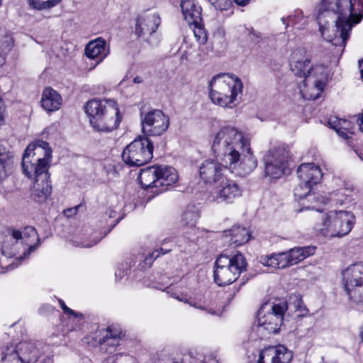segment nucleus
Here are the masks:
<instances>
[{
  "instance_id": "obj_48",
  "label": "nucleus",
  "mask_w": 363,
  "mask_h": 363,
  "mask_svg": "<svg viewBox=\"0 0 363 363\" xmlns=\"http://www.w3.org/2000/svg\"><path fill=\"white\" fill-rule=\"evenodd\" d=\"M79 207L80 206H76L74 208H67V210L65 211V213L67 217L72 216L77 214V212Z\"/></svg>"
},
{
  "instance_id": "obj_41",
  "label": "nucleus",
  "mask_w": 363,
  "mask_h": 363,
  "mask_svg": "<svg viewBox=\"0 0 363 363\" xmlns=\"http://www.w3.org/2000/svg\"><path fill=\"white\" fill-rule=\"evenodd\" d=\"M313 73L311 77H316L317 79H328L329 73L327 66L324 65H315L312 67Z\"/></svg>"
},
{
  "instance_id": "obj_26",
  "label": "nucleus",
  "mask_w": 363,
  "mask_h": 363,
  "mask_svg": "<svg viewBox=\"0 0 363 363\" xmlns=\"http://www.w3.org/2000/svg\"><path fill=\"white\" fill-rule=\"evenodd\" d=\"M260 262L265 266L277 269L291 266L286 252L261 257Z\"/></svg>"
},
{
  "instance_id": "obj_51",
  "label": "nucleus",
  "mask_w": 363,
  "mask_h": 363,
  "mask_svg": "<svg viewBox=\"0 0 363 363\" xmlns=\"http://www.w3.org/2000/svg\"><path fill=\"white\" fill-rule=\"evenodd\" d=\"M357 121L359 124L360 130L363 132V113L361 116H358Z\"/></svg>"
},
{
  "instance_id": "obj_30",
  "label": "nucleus",
  "mask_w": 363,
  "mask_h": 363,
  "mask_svg": "<svg viewBox=\"0 0 363 363\" xmlns=\"http://www.w3.org/2000/svg\"><path fill=\"white\" fill-rule=\"evenodd\" d=\"M315 247H296L287 251L291 265L296 264L315 253Z\"/></svg>"
},
{
  "instance_id": "obj_53",
  "label": "nucleus",
  "mask_w": 363,
  "mask_h": 363,
  "mask_svg": "<svg viewBox=\"0 0 363 363\" xmlns=\"http://www.w3.org/2000/svg\"><path fill=\"white\" fill-rule=\"evenodd\" d=\"M116 211L113 210L112 208H108L106 211V214L108 215L109 218H113L116 216Z\"/></svg>"
},
{
  "instance_id": "obj_63",
  "label": "nucleus",
  "mask_w": 363,
  "mask_h": 363,
  "mask_svg": "<svg viewBox=\"0 0 363 363\" xmlns=\"http://www.w3.org/2000/svg\"><path fill=\"white\" fill-rule=\"evenodd\" d=\"M305 23V21H303V23H301V26H303Z\"/></svg>"
},
{
  "instance_id": "obj_9",
  "label": "nucleus",
  "mask_w": 363,
  "mask_h": 363,
  "mask_svg": "<svg viewBox=\"0 0 363 363\" xmlns=\"http://www.w3.org/2000/svg\"><path fill=\"white\" fill-rule=\"evenodd\" d=\"M153 143L147 136H139L123 151V161L129 166H142L153 157Z\"/></svg>"
},
{
  "instance_id": "obj_32",
  "label": "nucleus",
  "mask_w": 363,
  "mask_h": 363,
  "mask_svg": "<svg viewBox=\"0 0 363 363\" xmlns=\"http://www.w3.org/2000/svg\"><path fill=\"white\" fill-rule=\"evenodd\" d=\"M22 238L20 240H23L26 245H28V241L27 240L30 238H33L37 240V244L30 245L27 251L24 252L23 256H20L17 260L21 261L23 259H26L29 257L31 252H34L38 245H40V238H38V233L35 228L32 226H27L24 228L23 231L21 232Z\"/></svg>"
},
{
  "instance_id": "obj_18",
  "label": "nucleus",
  "mask_w": 363,
  "mask_h": 363,
  "mask_svg": "<svg viewBox=\"0 0 363 363\" xmlns=\"http://www.w3.org/2000/svg\"><path fill=\"white\" fill-rule=\"evenodd\" d=\"M100 350L105 353H112L120 345L121 333L111 327L99 331L97 336Z\"/></svg>"
},
{
  "instance_id": "obj_44",
  "label": "nucleus",
  "mask_w": 363,
  "mask_h": 363,
  "mask_svg": "<svg viewBox=\"0 0 363 363\" xmlns=\"http://www.w3.org/2000/svg\"><path fill=\"white\" fill-rule=\"evenodd\" d=\"M216 9L227 10L231 5V0H208Z\"/></svg>"
},
{
  "instance_id": "obj_28",
  "label": "nucleus",
  "mask_w": 363,
  "mask_h": 363,
  "mask_svg": "<svg viewBox=\"0 0 363 363\" xmlns=\"http://www.w3.org/2000/svg\"><path fill=\"white\" fill-rule=\"evenodd\" d=\"M22 238V233L17 230H13L11 235L4 240L1 247L2 254L6 257H13L18 252V241Z\"/></svg>"
},
{
  "instance_id": "obj_17",
  "label": "nucleus",
  "mask_w": 363,
  "mask_h": 363,
  "mask_svg": "<svg viewBox=\"0 0 363 363\" xmlns=\"http://www.w3.org/2000/svg\"><path fill=\"white\" fill-rule=\"evenodd\" d=\"M306 52L304 49H299L292 53L291 59V69L295 75L304 77L303 82L304 86L306 82L311 77L313 73L312 66L310 65L311 60L308 57L301 58L300 57Z\"/></svg>"
},
{
  "instance_id": "obj_29",
  "label": "nucleus",
  "mask_w": 363,
  "mask_h": 363,
  "mask_svg": "<svg viewBox=\"0 0 363 363\" xmlns=\"http://www.w3.org/2000/svg\"><path fill=\"white\" fill-rule=\"evenodd\" d=\"M13 162V152L0 144V180L4 179L11 172Z\"/></svg>"
},
{
  "instance_id": "obj_10",
  "label": "nucleus",
  "mask_w": 363,
  "mask_h": 363,
  "mask_svg": "<svg viewBox=\"0 0 363 363\" xmlns=\"http://www.w3.org/2000/svg\"><path fill=\"white\" fill-rule=\"evenodd\" d=\"M289 160V152L285 145L271 147L262 158L266 176L278 179L282 175L288 174Z\"/></svg>"
},
{
  "instance_id": "obj_62",
  "label": "nucleus",
  "mask_w": 363,
  "mask_h": 363,
  "mask_svg": "<svg viewBox=\"0 0 363 363\" xmlns=\"http://www.w3.org/2000/svg\"><path fill=\"white\" fill-rule=\"evenodd\" d=\"M119 222V219L116 220V222L114 223L113 226L116 225Z\"/></svg>"
},
{
  "instance_id": "obj_47",
  "label": "nucleus",
  "mask_w": 363,
  "mask_h": 363,
  "mask_svg": "<svg viewBox=\"0 0 363 363\" xmlns=\"http://www.w3.org/2000/svg\"><path fill=\"white\" fill-rule=\"evenodd\" d=\"M328 81V79H317L314 82V86L317 89L318 91H322L324 89L325 82Z\"/></svg>"
},
{
  "instance_id": "obj_49",
  "label": "nucleus",
  "mask_w": 363,
  "mask_h": 363,
  "mask_svg": "<svg viewBox=\"0 0 363 363\" xmlns=\"http://www.w3.org/2000/svg\"><path fill=\"white\" fill-rule=\"evenodd\" d=\"M203 363H218V362L213 355H208L204 357Z\"/></svg>"
},
{
  "instance_id": "obj_36",
  "label": "nucleus",
  "mask_w": 363,
  "mask_h": 363,
  "mask_svg": "<svg viewBox=\"0 0 363 363\" xmlns=\"http://www.w3.org/2000/svg\"><path fill=\"white\" fill-rule=\"evenodd\" d=\"M95 233L91 228H86L81 241L74 240V242L78 246L91 247L98 243L103 238L94 235Z\"/></svg>"
},
{
  "instance_id": "obj_31",
  "label": "nucleus",
  "mask_w": 363,
  "mask_h": 363,
  "mask_svg": "<svg viewBox=\"0 0 363 363\" xmlns=\"http://www.w3.org/2000/svg\"><path fill=\"white\" fill-rule=\"evenodd\" d=\"M226 236L230 237V242L231 244H235V246L241 245L249 241L250 234L249 230L241 226H234L226 232Z\"/></svg>"
},
{
  "instance_id": "obj_45",
  "label": "nucleus",
  "mask_w": 363,
  "mask_h": 363,
  "mask_svg": "<svg viewBox=\"0 0 363 363\" xmlns=\"http://www.w3.org/2000/svg\"><path fill=\"white\" fill-rule=\"evenodd\" d=\"M171 249L164 250L162 247L154 251L152 254L147 256L145 259L146 263L151 264L153 260L159 257L161 255L167 254L171 252Z\"/></svg>"
},
{
  "instance_id": "obj_59",
  "label": "nucleus",
  "mask_w": 363,
  "mask_h": 363,
  "mask_svg": "<svg viewBox=\"0 0 363 363\" xmlns=\"http://www.w3.org/2000/svg\"><path fill=\"white\" fill-rule=\"evenodd\" d=\"M357 154L359 157V158L363 160V148H360L358 150H357Z\"/></svg>"
},
{
  "instance_id": "obj_15",
  "label": "nucleus",
  "mask_w": 363,
  "mask_h": 363,
  "mask_svg": "<svg viewBox=\"0 0 363 363\" xmlns=\"http://www.w3.org/2000/svg\"><path fill=\"white\" fill-rule=\"evenodd\" d=\"M215 194L214 200L218 203H231L242 195V190L234 181L223 178L220 182Z\"/></svg>"
},
{
  "instance_id": "obj_27",
  "label": "nucleus",
  "mask_w": 363,
  "mask_h": 363,
  "mask_svg": "<svg viewBox=\"0 0 363 363\" xmlns=\"http://www.w3.org/2000/svg\"><path fill=\"white\" fill-rule=\"evenodd\" d=\"M157 165L147 167L140 170L138 180L143 189L155 188L158 177Z\"/></svg>"
},
{
  "instance_id": "obj_40",
  "label": "nucleus",
  "mask_w": 363,
  "mask_h": 363,
  "mask_svg": "<svg viewBox=\"0 0 363 363\" xmlns=\"http://www.w3.org/2000/svg\"><path fill=\"white\" fill-rule=\"evenodd\" d=\"M171 296L182 301V302H184V303H188L191 306H193L194 308H199V309H201V310H203V311H206L207 313L211 314V315H216V313L214 310L213 309H207L204 306H201V305H197L196 303L194 301H189L186 296H179V295H177L176 293H174L172 292L171 294Z\"/></svg>"
},
{
  "instance_id": "obj_14",
  "label": "nucleus",
  "mask_w": 363,
  "mask_h": 363,
  "mask_svg": "<svg viewBox=\"0 0 363 363\" xmlns=\"http://www.w3.org/2000/svg\"><path fill=\"white\" fill-rule=\"evenodd\" d=\"M345 190L340 189L337 190L336 192H333L330 194L329 199L335 201L337 203L342 204L345 202V200H347V197L343 199H339L335 198L336 196H346V194L343 192ZM328 201V199L325 198L322 195H320L318 193H315L313 191V189H311V191H309L306 197L303 200V201L301 203V206L302 207L299 211H303V209L306 210H315L319 211L320 209L318 208V206L320 204L325 203Z\"/></svg>"
},
{
  "instance_id": "obj_57",
  "label": "nucleus",
  "mask_w": 363,
  "mask_h": 363,
  "mask_svg": "<svg viewBox=\"0 0 363 363\" xmlns=\"http://www.w3.org/2000/svg\"><path fill=\"white\" fill-rule=\"evenodd\" d=\"M359 65L361 71V76L363 79V59L359 61Z\"/></svg>"
},
{
  "instance_id": "obj_12",
  "label": "nucleus",
  "mask_w": 363,
  "mask_h": 363,
  "mask_svg": "<svg viewBox=\"0 0 363 363\" xmlns=\"http://www.w3.org/2000/svg\"><path fill=\"white\" fill-rule=\"evenodd\" d=\"M142 131L144 136H159L169 128V119L162 111L152 109L146 113L141 112Z\"/></svg>"
},
{
  "instance_id": "obj_7",
  "label": "nucleus",
  "mask_w": 363,
  "mask_h": 363,
  "mask_svg": "<svg viewBox=\"0 0 363 363\" xmlns=\"http://www.w3.org/2000/svg\"><path fill=\"white\" fill-rule=\"evenodd\" d=\"M246 260L240 253L233 256L220 255L215 262L214 281L218 286L229 285L246 271Z\"/></svg>"
},
{
  "instance_id": "obj_4",
  "label": "nucleus",
  "mask_w": 363,
  "mask_h": 363,
  "mask_svg": "<svg viewBox=\"0 0 363 363\" xmlns=\"http://www.w3.org/2000/svg\"><path fill=\"white\" fill-rule=\"evenodd\" d=\"M91 125L99 132H111L118 128L121 116L117 104L112 99H91L84 106Z\"/></svg>"
},
{
  "instance_id": "obj_46",
  "label": "nucleus",
  "mask_w": 363,
  "mask_h": 363,
  "mask_svg": "<svg viewBox=\"0 0 363 363\" xmlns=\"http://www.w3.org/2000/svg\"><path fill=\"white\" fill-rule=\"evenodd\" d=\"M112 357L115 358L116 363H136L135 358L129 354H117Z\"/></svg>"
},
{
  "instance_id": "obj_25",
  "label": "nucleus",
  "mask_w": 363,
  "mask_h": 363,
  "mask_svg": "<svg viewBox=\"0 0 363 363\" xmlns=\"http://www.w3.org/2000/svg\"><path fill=\"white\" fill-rule=\"evenodd\" d=\"M16 347L23 363H32L38 360L40 352L35 342H21Z\"/></svg>"
},
{
  "instance_id": "obj_55",
  "label": "nucleus",
  "mask_w": 363,
  "mask_h": 363,
  "mask_svg": "<svg viewBox=\"0 0 363 363\" xmlns=\"http://www.w3.org/2000/svg\"><path fill=\"white\" fill-rule=\"evenodd\" d=\"M3 107H4V102L1 100V99L0 98V121L3 118V115H2Z\"/></svg>"
},
{
  "instance_id": "obj_5",
  "label": "nucleus",
  "mask_w": 363,
  "mask_h": 363,
  "mask_svg": "<svg viewBox=\"0 0 363 363\" xmlns=\"http://www.w3.org/2000/svg\"><path fill=\"white\" fill-rule=\"evenodd\" d=\"M209 96L213 103L222 107L231 108L237 96L242 93V81L233 74L221 73L209 82Z\"/></svg>"
},
{
  "instance_id": "obj_1",
  "label": "nucleus",
  "mask_w": 363,
  "mask_h": 363,
  "mask_svg": "<svg viewBox=\"0 0 363 363\" xmlns=\"http://www.w3.org/2000/svg\"><path fill=\"white\" fill-rule=\"evenodd\" d=\"M217 160H206L199 168L200 178L206 184L220 182L225 168L233 173L245 177L252 172L257 166L250 143L244 134L231 125L222 127L216 134L211 146Z\"/></svg>"
},
{
  "instance_id": "obj_56",
  "label": "nucleus",
  "mask_w": 363,
  "mask_h": 363,
  "mask_svg": "<svg viewBox=\"0 0 363 363\" xmlns=\"http://www.w3.org/2000/svg\"><path fill=\"white\" fill-rule=\"evenodd\" d=\"M143 78L141 77L137 76L133 79V82L135 84H140L143 82Z\"/></svg>"
},
{
  "instance_id": "obj_6",
  "label": "nucleus",
  "mask_w": 363,
  "mask_h": 363,
  "mask_svg": "<svg viewBox=\"0 0 363 363\" xmlns=\"http://www.w3.org/2000/svg\"><path fill=\"white\" fill-rule=\"evenodd\" d=\"M355 217L347 211H330L315 224L316 231L325 237H343L352 229Z\"/></svg>"
},
{
  "instance_id": "obj_39",
  "label": "nucleus",
  "mask_w": 363,
  "mask_h": 363,
  "mask_svg": "<svg viewBox=\"0 0 363 363\" xmlns=\"http://www.w3.org/2000/svg\"><path fill=\"white\" fill-rule=\"evenodd\" d=\"M193 32L196 41L200 45H204L208 40V35L206 29L204 28L202 21L199 23H193Z\"/></svg>"
},
{
  "instance_id": "obj_34",
  "label": "nucleus",
  "mask_w": 363,
  "mask_h": 363,
  "mask_svg": "<svg viewBox=\"0 0 363 363\" xmlns=\"http://www.w3.org/2000/svg\"><path fill=\"white\" fill-rule=\"evenodd\" d=\"M1 361L4 363H23L16 345H6L2 349Z\"/></svg>"
},
{
  "instance_id": "obj_21",
  "label": "nucleus",
  "mask_w": 363,
  "mask_h": 363,
  "mask_svg": "<svg viewBox=\"0 0 363 363\" xmlns=\"http://www.w3.org/2000/svg\"><path fill=\"white\" fill-rule=\"evenodd\" d=\"M180 6L184 18L189 25L202 21L201 7L194 0H184Z\"/></svg>"
},
{
  "instance_id": "obj_60",
  "label": "nucleus",
  "mask_w": 363,
  "mask_h": 363,
  "mask_svg": "<svg viewBox=\"0 0 363 363\" xmlns=\"http://www.w3.org/2000/svg\"><path fill=\"white\" fill-rule=\"evenodd\" d=\"M42 363H53L52 360L50 358L45 359Z\"/></svg>"
},
{
  "instance_id": "obj_33",
  "label": "nucleus",
  "mask_w": 363,
  "mask_h": 363,
  "mask_svg": "<svg viewBox=\"0 0 363 363\" xmlns=\"http://www.w3.org/2000/svg\"><path fill=\"white\" fill-rule=\"evenodd\" d=\"M11 35L4 28H0V67L5 64L6 57L13 47Z\"/></svg>"
},
{
  "instance_id": "obj_37",
  "label": "nucleus",
  "mask_w": 363,
  "mask_h": 363,
  "mask_svg": "<svg viewBox=\"0 0 363 363\" xmlns=\"http://www.w3.org/2000/svg\"><path fill=\"white\" fill-rule=\"evenodd\" d=\"M60 1L61 0H27L29 8L35 11L50 9L57 5Z\"/></svg>"
},
{
  "instance_id": "obj_11",
  "label": "nucleus",
  "mask_w": 363,
  "mask_h": 363,
  "mask_svg": "<svg viewBox=\"0 0 363 363\" xmlns=\"http://www.w3.org/2000/svg\"><path fill=\"white\" fill-rule=\"evenodd\" d=\"M345 290L349 298L363 303V262L350 264L342 272Z\"/></svg>"
},
{
  "instance_id": "obj_38",
  "label": "nucleus",
  "mask_w": 363,
  "mask_h": 363,
  "mask_svg": "<svg viewBox=\"0 0 363 363\" xmlns=\"http://www.w3.org/2000/svg\"><path fill=\"white\" fill-rule=\"evenodd\" d=\"M313 186L310 184L303 183L301 181H300L298 185L294 189V194L295 199L298 201L300 205L303 200H304V199L306 197L309 191H311Z\"/></svg>"
},
{
  "instance_id": "obj_58",
  "label": "nucleus",
  "mask_w": 363,
  "mask_h": 363,
  "mask_svg": "<svg viewBox=\"0 0 363 363\" xmlns=\"http://www.w3.org/2000/svg\"><path fill=\"white\" fill-rule=\"evenodd\" d=\"M59 303H60V305L61 308H62L63 311H64L65 309H67V306H66V304L65 303V302H64L62 300L60 299V300H59Z\"/></svg>"
},
{
  "instance_id": "obj_8",
  "label": "nucleus",
  "mask_w": 363,
  "mask_h": 363,
  "mask_svg": "<svg viewBox=\"0 0 363 363\" xmlns=\"http://www.w3.org/2000/svg\"><path fill=\"white\" fill-rule=\"evenodd\" d=\"M287 308L286 301H280L273 305H262L257 313V331L263 333V335L264 331L267 334L277 333L283 324L284 315Z\"/></svg>"
},
{
  "instance_id": "obj_43",
  "label": "nucleus",
  "mask_w": 363,
  "mask_h": 363,
  "mask_svg": "<svg viewBox=\"0 0 363 363\" xmlns=\"http://www.w3.org/2000/svg\"><path fill=\"white\" fill-rule=\"evenodd\" d=\"M246 38L248 41L255 43H259L262 40L261 33L252 28H246Z\"/></svg>"
},
{
  "instance_id": "obj_22",
  "label": "nucleus",
  "mask_w": 363,
  "mask_h": 363,
  "mask_svg": "<svg viewBox=\"0 0 363 363\" xmlns=\"http://www.w3.org/2000/svg\"><path fill=\"white\" fill-rule=\"evenodd\" d=\"M85 53L87 57L96 60L97 63H100L108 55L109 50L106 48L105 40L98 38L86 45Z\"/></svg>"
},
{
  "instance_id": "obj_50",
  "label": "nucleus",
  "mask_w": 363,
  "mask_h": 363,
  "mask_svg": "<svg viewBox=\"0 0 363 363\" xmlns=\"http://www.w3.org/2000/svg\"><path fill=\"white\" fill-rule=\"evenodd\" d=\"M64 313H67V314H71L72 315H74V317L77 318V317H82L83 315L82 313H77L75 312L74 311H73L72 309L69 308L67 307V309H65L64 311Z\"/></svg>"
},
{
  "instance_id": "obj_19",
  "label": "nucleus",
  "mask_w": 363,
  "mask_h": 363,
  "mask_svg": "<svg viewBox=\"0 0 363 363\" xmlns=\"http://www.w3.org/2000/svg\"><path fill=\"white\" fill-rule=\"evenodd\" d=\"M157 180L156 193H162L176 183L178 180V174L176 169L172 167L157 165Z\"/></svg>"
},
{
  "instance_id": "obj_23",
  "label": "nucleus",
  "mask_w": 363,
  "mask_h": 363,
  "mask_svg": "<svg viewBox=\"0 0 363 363\" xmlns=\"http://www.w3.org/2000/svg\"><path fill=\"white\" fill-rule=\"evenodd\" d=\"M62 104L61 96L57 91L51 87H47L44 89L42 99L41 105L43 108L47 111H55L60 108Z\"/></svg>"
},
{
  "instance_id": "obj_20",
  "label": "nucleus",
  "mask_w": 363,
  "mask_h": 363,
  "mask_svg": "<svg viewBox=\"0 0 363 363\" xmlns=\"http://www.w3.org/2000/svg\"><path fill=\"white\" fill-rule=\"evenodd\" d=\"M297 175L303 183L313 186L317 184L323 177L320 167L313 163L301 164L297 169Z\"/></svg>"
},
{
  "instance_id": "obj_24",
  "label": "nucleus",
  "mask_w": 363,
  "mask_h": 363,
  "mask_svg": "<svg viewBox=\"0 0 363 363\" xmlns=\"http://www.w3.org/2000/svg\"><path fill=\"white\" fill-rule=\"evenodd\" d=\"M200 218V211L195 204L187 205L182 212L180 223L186 228L196 230V225Z\"/></svg>"
},
{
  "instance_id": "obj_13",
  "label": "nucleus",
  "mask_w": 363,
  "mask_h": 363,
  "mask_svg": "<svg viewBox=\"0 0 363 363\" xmlns=\"http://www.w3.org/2000/svg\"><path fill=\"white\" fill-rule=\"evenodd\" d=\"M293 355L284 345L269 346L263 349L259 356L258 363H289Z\"/></svg>"
},
{
  "instance_id": "obj_2",
  "label": "nucleus",
  "mask_w": 363,
  "mask_h": 363,
  "mask_svg": "<svg viewBox=\"0 0 363 363\" xmlns=\"http://www.w3.org/2000/svg\"><path fill=\"white\" fill-rule=\"evenodd\" d=\"M363 18V0H321L317 21L322 37L345 48L354 25Z\"/></svg>"
},
{
  "instance_id": "obj_16",
  "label": "nucleus",
  "mask_w": 363,
  "mask_h": 363,
  "mask_svg": "<svg viewBox=\"0 0 363 363\" xmlns=\"http://www.w3.org/2000/svg\"><path fill=\"white\" fill-rule=\"evenodd\" d=\"M160 24V18L155 13H143L136 19L135 33L144 38L155 33Z\"/></svg>"
},
{
  "instance_id": "obj_52",
  "label": "nucleus",
  "mask_w": 363,
  "mask_h": 363,
  "mask_svg": "<svg viewBox=\"0 0 363 363\" xmlns=\"http://www.w3.org/2000/svg\"><path fill=\"white\" fill-rule=\"evenodd\" d=\"M250 0H234V1L239 6H245Z\"/></svg>"
},
{
  "instance_id": "obj_61",
  "label": "nucleus",
  "mask_w": 363,
  "mask_h": 363,
  "mask_svg": "<svg viewBox=\"0 0 363 363\" xmlns=\"http://www.w3.org/2000/svg\"><path fill=\"white\" fill-rule=\"evenodd\" d=\"M302 303L301 300H298L297 305L296 306V308L301 307V304Z\"/></svg>"
},
{
  "instance_id": "obj_54",
  "label": "nucleus",
  "mask_w": 363,
  "mask_h": 363,
  "mask_svg": "<svg viewBox=\"0 0 363 363\" xmlns=\"http://www.w3.org/2000/svg\"><path fill=\"white\" fill-rule=\"evenodd\" d=\"M104 363H116L115 358L113 357H108L105 359Z\"/></svg>"
},
{
  "instance_id": "obj_3",
  "label": "nucleus",
  "mask_w": 363,
  "mask_h": 363,
  "mask_svg": "<svg viewBox=\"0 0 363 363\" xmlns=\"http://www.w3.org/2000/svg\"><path fill=\"white\" fill-rule=\"evenodd\" d=\"M52 154L49 143L38 140L28 145L22 158L23 174L28 178L34 179L32 196L40 203L45 201L52 192L48 171Z\"/></svg>"
},
{
  "instance_id": "obj_35",
  "label": "nucleus",
  "mask_w": 363,
  "mask_h": 363,
  "mask_svg": "<svg viewBox=\"0 0 363 363\" xmlns=\"http://www.w3.org/2000/svg\"><path fill=\"white\" fill-rule=\"evenodd\" d=\"M330 126L335 130L336 133L345 139L349 138V134H353L350 121L342 118L331 119L328 121Z\"/></svg>"
},
{
  "instance_id": "obj_42",
  "label": "nucleus",
  "mask_w": 363,
  "mask_h": 363,
  "mask_svg": "<svg viewBox=\"0 0 363 363\" xmlns=\"http://www.w3.org/2000/svg\"><path fill=\"white\" fill-rule=\"evenodd\" d=\"M303 20V14L302 11L301 10H296L294 11V13L289 15L288 17L284 18L283 17L281 18V21L284 23H286L289 25V23H291L293 26H295L300 23L301 21Z\"/></svg>"
}]
</instances>
